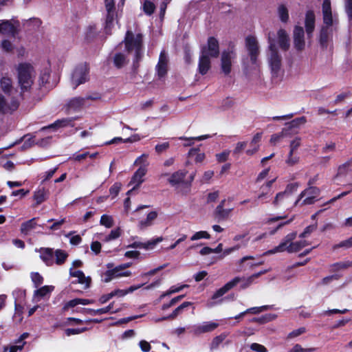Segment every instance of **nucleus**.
<instances>
[{
    "label": "nucleus",
    "instance_id": "dca6fc26",
    "mask_svg": "<svg viewBox=\"0 0 352 352\" xmlns=\"http://www.w3.org/2000/svg\"><path fill=\"white\" fill-rule=\"evenodd\" d=\"M236 58L235 53L232 51H224L221 54V69L225 74L231 72L232 63Z\"/></svg>",
    "mask_w": 352,
    "mask_h": 352
},
{
    "label": "nucleus",
    "instance_id": "37998d69",
    "mask_svg": "<svg viewBox=\"0 0 352 352\" xmlns=\"http://www.w3.org/2000/svg\"><path fill=\"white\" fill-rule=\"evenodd\" d=\"M227 336V333H222L220 335L214 337L210 343V349L214 350L218 349L219 346L224 341Z\"/></svg>",
    "mask_w": 352,
    "mask_h": 352
},
{
    "label": "nucleus",
    "instance_id": "412c9836",
    "mask_svg": "<svg viewBox=\"0 0 352 352\" xmlns=\"http://www.w3.org/2000/svg\"><path fill=\"white\" fill-rule=\"evenodd\" d=\"M54 250L50 248H41L38 250L41 259L47 266H52L54 264Z\"/></svg>",
    "mask_w": 352,
    "mask_h": 352
},
{
    "label": "nucleus",
    "instance_id": "7ed1b4c3",
    "mask_svg": "<svg viewBox=\"0 0 352 352\" xmlns=\"http://www.w3.org/2000/svg\"><path fill=\"white\" fill-rule=\"evenodd\" d=\"M125 48L129 53H134L135 61L138 62L143 55L142 34H133L128 30L124 38Z\"/></svg>",
    "mask_w": 352,
    "mask_h": 352
},
{
    "label": "nucleus",
    "instance_id": "13d9d810",
    "mask_svg": "<svg viewBox=\"0 0 352 352\" xmlns=\"http://www.w3.org/2000/svg\"><path fill=\"white\" fill-rule=\"evenodd\" d=\"M31 279L34 284L35 287H38L43 283V278L38 272L31 273Z\"/></svg>",
    "mask_w": 352,
    "mask_h": 352
},
{
    "label": "nucleus",
    "instance_id": "4d7b16f0",
    "mask_svg": "<svg viewBox=\"0 0 352 352\" xmlns=\"http://www.w3.org/2000/svg\"><path fill=\"white\" fill-rule=\"evenodd\" d=\"M1 50L6 52H10L14 49L13 43L8 39H3L1 42Z\"/></svg>",
    "mask_w": 352,
    "mask_h": 352
},
{
    "label": "nucleus",
    "instance_id": "a878e982",
    "mask_svg": "<svg viewBox=\"0 0 352 352\" xmlns=\"http://www.w3.org/2000/svg\"><path fill=\"white\" fill-rule=\"evenodd\" d=\"M74 120V118H70L57 120L54 123L48 125L47 126L43 127L41 129V131H44L46 129L56 130L57 129H59V128L67 127V126H74V124H73Z\"/></svg>",
    "mask_w": 352,
    "mask_h": 352
},
{
    "label": "nucleus",
    "instance_id": "3c124183",
    "mask_svg": "<svg viewBox=\"0 0 352 352\" xmlns=\"http://www.w3.org/2000/svg\"><path fill=\"white\" fill-rule=\"evenodd\" d=\"M287 129H283L280 133L273 134L271 136L270 142L273 144H275L277 142H278L281 140V138H283L285 136H287Z\"/></svg>",
    "mask_w": 352,
    "mask_h": 352
},
{
    "label": "nucleus",
    "instance_id": "ea45409f",
    "mask_svg": "<svg viewBox=\"0 0 352 352\" xmlns=\"http://www.w3.org/2000/svg\"><path fill=\"white\" fill-rule=\"evenodd\" d=\"M190 302H184L182 304H181L179 307H177L171 314L169 316L163 317V319H174L178 315L182 313L184 309L189 307L191 305Z\"/></svg>",
    "mask_w": 352,
    "mask_h": 352
},
{
    "label": "nucleus",
    "instance_id": "bf43d9fd",
    "mask_svg": "<svg viewBox=\"0 0 352 352\" xmlns=\"http://www.w3.org/2000/svg\"><path fill=\"white\" fill-rule=\"evenodd\" d=\"M351 164H352V160H351L346 162L345 163H344L342 164H341L338 167V175H345L348 172L349 168H350Z\"/></svg>",
    "mask_w": 352,
    "mask_h": 352
},
{
    "label": "nucleus",
    "instance_id": "864d4df0",
    "mask_svg": "<svg viewBox=\"0 0 352 352\" xmlns=\"http://www.w3.org/2000/svg\"><path fill=\"white\" fill-rule=\"evenodd\" d=\"M87 329L86 327L82 328H68L66 329L64 332L66 336H71L73 335H77L86 331Z\"/></svg>",
    "mask_w": 352,
    "mask_h": 352
},
{
    "label": "nucleus",
    "instance_id": "de8ad7c7",
    "mask_svg": "<svg viewBox=\"0 0 352 352\" xmlns=\"http://www.w3.org/2000/svg\"><path fill=\"white\" fill-rule=\"evenodd\" d=\"M278 16L281 21L285 23L289 19L288 10L284 5H280L278 8Z\"/></svg>",
    "mask_w": 352,
    "mask_h": 352
},
{
    "label": "nucleus",
    "instance_id": "c756f323",
    "mask_svg": "<svg viewBox=\"0 0 352 352\" xmlns=\"http://www.w3.org/2000/svg\"><path fill=\"white\" fill-rule=\"evenodd\" d=\"M50 78V69L45 68L41 71L39 78L38 85L40 87H46L47 89L52 88L54 86V83H51Z\"/></svg>",
    "mask_w": 352,
    "mask_h": 352
},
{
    "label": "nucleus",
    "instance_id": "a18cd8bd",
    "mask_svg": "<svg viewBox=\"0 0 352 352\" xmlns=\"http://www.w3.org/2000/svg\"><path fill=\"white\" fill-rule=\"evenodd\" d=\"M127 63L126 58L124 54L121 52L116 53L113 57L114 65L118 68H121Z\"/></svg>",
    "mask_w": 352,
    "mask_h": 352
},
{
    "label": "nucleus",
    "instance_id": "ddd939ff",
    "mask_svg": "<svg viewBox=\"0 0 352 352\" xmlns=\"http://www.w3.org/2000/svg\"><path fill=\"white\" fill-rule=\"evenodd\" d=\"M334 30V27H322L318 41L322 48H327L331 44Z\"/></svg>",
    "mask_w": 352,
    "mask_h": 352
},
{
    "label": "nucleus",
    "instance_id": "39448f33",
    "mask_svg": "<svg viewBox=\"0 0 352 352\" xmlns=\"http://www.w3.org/2000/svg\"><path fill=\"white\" fill-rule=\"evenodd\" d=\"M105 8L104 32L107 34H111V30L117 23V12L114 0H104Z\"/></svg>",
    "mask_w": 352,
    "mask_h": 352
},
{
    "label": "nucleus",
    "instance_id": "f03ea898",
    "mask_svg": "<svg viewBox=\"0 0 352 352\" xmlns=\"http://www.w3.org/2000/svg\"><path fill=\"white\" fill-rule=\"evenodd\" d=\"M17 80L21 92L30 90L34 84L36 71L29 63H21L16 66Z\"/></svg>",
    "mask_w": 352,
    "mask_h": 352
},
{
    "label": "nucleus",
    "instance_id": "338daca9",
    "mask_svg": "<svg viewBox=\"0 0 352 352\" xmlns=\"http://www.w3.org/2000/svg\"><path fill=\"white\" fill-rule=\"evenodd\" d=\"M121 189V184L119 183H115L109 189L110 195L113 196V198L116 197Z\"/></svg>",
    "mask_w": 352,
    "mask_h": 352
},
{
    "label": "nucleus",
    "instance_id": "b1692460",
    "mask_svg": "<svg viewBox=\"0 0 352 352\" xmlns=\"http://www.w3.org/2000/svg\"><path fill=\"white\" fill-rule=\"evenodd\" d=\"M147 172V168L144 166H140V168L133 174L130 184L133 185V189L138 188L144 182V176Z\"/></svg>",
    "mask_w": 352,
    "mask_h": 352
},
{
    "label": "nucleus",
    "instance_id": "e2e57ef3",
    "mask_svg": "<svg viewBox=\"0 0 352 352\" xmlns=\"http://www.w3.org/2000/svg\"><path fill=\"white\" fill-rule=\"evenodd\" d=\"M317 228V225H310L305 228V230L299 235L300 238L304 239L307 237L311 233H312Z\"/></svg>",
    "mask_w": 352,
    "mask_h": 352
},
{
    "label": "nucleus",
    "instance_id": "f257e3e1",
    "mask_svg": "<svg viewBox=\"0 0 352 352\" xmlns=\"http://www.w3.org/2000/svg\"><path fill=\"white\" fill-rule=\"evenodd\" d=\"M297 233L292 232L287 234L274 248L264 253L265 255L273 254L279 252H287L288 253H295L301 250L303 248L309 245L305 240L294 241Z\"/></svg>",
    "mask_w": 352,
    "mask_h": 352
},
{
    "label": "nucleus",
    "instance_id": "09e8293b",
    "mask_svg": "<svg viewBox=\"0 0 352 352\" xmlns=\"http://www.w3.org/2000/svg\"><path fill=\"white\" fill-rule=\"evenodd\" d=\"M142 8L145 14L147 15H151L153 13L155 6V4L148 0H144V3L142 5Z\"/></svg>",
    "mask_w": 352,
    "mask_h": 352
},
{
    "label": "nucleus",
    "instance_id": "2f4dec72",
    "mask_svg": "<svg viewBox=\"0 0 352 352\" xmlns=\"http://www.w3.org/2000/svg\"><path fill=\"white\" fill-rule=\"evenodd\" d=\"M278 43L280 47L284 50L287 51L289 50L290 43H289V38L285 30L280 29L278 31Z\"/></svg>",
    "mask_w": 352,
    "mask_h": 352
},
{
    "label": "nucleus",
    "instance_id": "7c9ffc66",
    "mask_svg": "<svg viewBox=\"0 0 352 352\" xmlns=\"http://www.w3.org/2000/svg\"><path fill=\"white\" fill-rule=\"evenodd\" d=\"M239 278H233L229 282H228L226 285H224L222 287L219 289L212 296V299H217L223 296L226 293H227L232 288L235 287L238 284Z\"/></svg>",
    "mask_w": 352,
    "mask_h": 352
},
{
    "label": "nucleus",
    "instance_id": "72a5a7b5",
    "mask_svg": "<svg viewBox=\"0 0 352 352\" xmlns=\"http://www.w3.org/2000/svg\"><path fill=\"white\" fill-rule=\"evenodd\" d=\"M69 274L71 276L78 278V283L85 285L86 287H89L90 279L86 277L82 271H73L72 268H70Z\"/></svg>",
    "mask_w": 352,
    "mask_h": 352
},
{
    "label": "nucleus",
    "instance_id": "6e6d98bb",
    "mask_svg": "<svg viewBox=\"0 0 352 352\" xmlns=\"http://www.w3.org/2000/svg\"><path fill=\"white\" fill-rule=\"evenodd\" d=\"M210 238V234L206 231H199L195 232L191 237V241H197L201 239H209Z\"/></svg>",
    "mask_w": 352,
    "mask_h": 352
},
{
    "label": "nucleus",
    "instance_id": "9b49d317",
    "mask_svg": "<svg viewBox=\"0 0 352 352\" xmlns=\"http://www.w3.org/2000/svg\"><path fill=\"white\" fill-rule=\"evenodd\" d=\"M98 97L87 96L85 98L75 97L68 101L66 104V111L68 113L80 110L86 104L87 100H96Z\"/></svg>",
    "mask_w": 352,
    "mask_h": 352
},
{
    "label": "nucleus",
    "instance_id": "774afa93",
    "mask_svg": "<svg viewBox=\"0 0 352 352\" xmlns=\"http://www.w3.org/2000/svg\"><path fill=\"white\" fill-rule=\"evenodd\" d=\"M250 349L252 351H256V352H267V349L262 344H258V343H252L250 345Z\"/></svg>",
    "mask_w": 352,
    "mask_h": 352
},
{
    "label": "nucleus",
    "instance_id": "f704fd0d",
    "mask_svg": "<svg viewBox=\"0 0 352 352\" xmlns=\"http://www.w3.org/2000/svg\"><path fill=\"white\" fill-rule=\"evenodd\" d=\"M113 309V303L109 304L108 306L98 309H83L82 312L85 314H90L91 316L96 315H101L104 314H107L111 311Z\"/></svg>",
    "mask_w": 352,
    "mask_h": 352
},
{
    "label": "nucleus",
    "instance_id": "bb28decb",
    "mask_svg": "<svg viewBox=\"0 0 352 352\" xmlns=\"http://www.w3.org/2000/svg\"><path fill=\"white\" fill-rule=\"evenodd\" d=\"M305 30L309 38L311 37L315 29V14L313 11H307L305 21Z\"/></svg>",
    "mask_w": 352,
    "mask_h": 352
},
{
    "label": "nucleus",
    "instance_id": "5701e85b",
    "mask_svg": "<svg viewBox=\"0 0 352 352\" xmlns=\"http://www.w3.org/2000/svg\"><path fill=\"white\" fill-rule=\"evenodd\" d=\"M210 56H208V52L206 50H201V55L199 60V72L204 75L210 68Z\"/></svg>",
    "mask_w": 352,
    "mask_h": 352
},
{
    "label": "nucleus",
    "instance_id": "603ef678",
    "mask_svg": "<svg viewBox=\"0 0 352 352\" xmlns=\"http://www.w3.org/2000/svg\"><path fill=\"white\" fill-rule=\"evenodd\" d=\"M301 138L300 137H296L289 143V152L295 153L301 145Z\"/></svg>",
    "mask_w": 352,
    "mask_h": 352
},
{
    "label": "nucleus",
    "instance_id": "aec40b11",
    "mask_svg": "<svg viewBox=\"0 0 352 352\" xmlns=\"http://www.w3.org/2000/svg\"><path fill=\"white\" fill-rule=\"evenodd\" d=\"M131 275V272L129 270H123L119 266L109 270L105 273V282H109L114 278H118L123 276H129Z\"/></svg>",
    "mask_w": 352,
    "mask_h": 352
},
{
    "label": "nucleus",
    "instance_id": "4c0bfd02",
    "mask_svg": "<svg viewBox=\"0 0 352 352\" xmlns=\"http://www.w3.org/2000/svg\"><path fill=\"white\" fill-rule=\"evenodd\" d=\"M35 221L36 219L33 218L28 221L23 223L21 226V233L27 235L31 230H34L36 226Z\"/></svg>",
    "mask_w": 352,
    "mask_h": 352
},
{
    "label": "nucleus",
    "instance_id": "cd10ccee",
    "mask_svg": "<svg viewBox=\"0 0 352 352\" xmlns=\"http://www.w3.org/2000/svg\"><path fill=\"white\" fill-rule=\"evenodd\" d=\"M54 287L52 285H45L36 289L34 292V299L36 302L40 301L42 298H49L51 293L54 291Z\"/></svg>",
    "mask_w": 352,
    "mask_h": 352
},
{
    "label": "nucleus",
    "instance_id": "680f3d73",
    "mask_svg": "<svg viewBox=\"0 0 352 352\" xmlns=\"http://www.w3.org/2000/svg\"><path fill=\"white\" fill-rule=\"evenodd\" d=\"M121 232L120 228L112 230L109 235L105 237V241H110L118 239L120 236Z\"/></svg>",
    "mask_w": 352,
    "mask_h": 352
},
{
    "label": "nucleus",
    "instance_id": "e433bc0d",
    "mask_svg": "<svg viewBox=\"0 0 352 352\" xmlns=\"http://www.w3.org/2000/svg\"><path fill=\"white\" fill-rule=\"evenodd\" d=\"M67 257L68 254L65 251L60 249L56 250L54 252V263L61 265L65 262Z\"/></svg>",
    "mask_w": 352,
    "mask_h": 352
},
{
    "label": "nucleus",
    "instance_id": "423d86ee",
    "mask_svg": "<svg viewBox=\"0 0 352 352\" xmlns=\"http://www.w3.org/2000/svg\"><path fill=\"white\" fill-rule=\"evenodd\" d=\"M298 187V183L287 185L285 190L276 194L272 201V205L276 208H287L291 201V191L296 190Z\"/></svg>",
    "mask_w": 352,
    "mask_h": 352
},
{
    "label": "nucleus",
    "instance_id": "5fc2aeb1",
    "mask_svg": "<svg viewBox=\"0 0 352 352\" xmlns=\"http://www.w3.org/2000/svg\"><path fill=\"white\" fill-rule=\"evenodd\" d=\"M148 157V154H142V155L139 156L134 162V165H140V166H144L147 168V166H148V162L147 161V158Z\"/></svg>",
    "mask_w": 352,
    "mask_h": 352
},
{
    "label": "nucleus",
    "instance_id": "052dcab7",
    "mask_svg": "<svg viewBox=\"0 0 352 352\" xmlns=\"http://www.w3.org/2000/svg\"><path fill=\"white\" fill-rule=\"evenodd\" d=\"M299 157L298 155H294V153L289 152L287 158L285 161L286 164L289 166H294L298 163Z\"/></svg>",
    "mask_w": 352,
    "mask_h": 352
},
{
    "label": "nucleus",
    "instance_id": "79ce46f5",
    "mask_svg": "<svg viewBox=\"0 0 352 352\" xmlns=\"http://www.w3.org/2000/svg\"><path fill=\"white\" fill-rule=\"evenodd\" d=\"M272 193L270 190L264 189V186H261V192L258 195L256 201L258 203H267L270 198Z\"/></svg>",
    "mask_w": 352,
    "mask_h": 352
},
{
    "label": "nucleus",
    "instance_id": "69168bd1",
    "mask_svg": "<svg viewBox=\"0 0 352 352\" xmlns=\"http://www.w3.org/2000/svg\"><path fill=\"white\" fill-rule=\"evenodd\" d=\"M230 153V151L225 150L222 153L217 154L216 155L217 160L219 162H226V160H228Z\"/></svg>",
    "mask_w": 352,
    "mask_h": 352
},
{
    "label": "nucleus",
    "instance_id": "6ab92c4d",
    "mask_svg": "<svg viewBox=\"0 0 352 352\" xmlns=\"http://www.w3.org/2000/svg\"><path fill=\"white\" fill-rule=\"evenodd\" d=\"M307 122L305 117L302 116L293 120L292 121L285 124V126L283 129H287V135L296 134L298 132L300 127L304 125Z\"/></svg>",
    "mask_w": 352,
    "mask_h": 352
},
{
    "label": "nucleus",
    "instance_id": "c9c22d12",
    "mask_svg": "<svg viewBox=\"0 0 352 352\" xmlns=\"http://www.w3.org/2000/svg\"><path fill=\"white\" fill-rule=\"evenodd\" d=\"M23 307L18 303L15 300L14 303V314L13 315L12 319L14 323L19 324L21 323L23 319Z\"/></svg>",
    "mask_w": 352,
    "mask_h": 352
},
{
    "label": "nucleus",
    "instance_id": "8fccbe9b",
    "mask_svg": "<svg viewBox=\"0 0 352 352\" xmlns=\"http://www.w3.org/2000/svg\"><path fill=\"white\" fill-rule=\"evenodd\" d=\"M100 223L101 225L109 228L113 226V219L110 215L103 214L100 218Z\"/></svg>",
    "mask_w": 352,
    "mask_h": 352
},
{
    "label": "nucleus",
    "instance_id": "1a4fd4ad",
    "mask_svg": "<svg viewBox=\"0 0 352 352\" xmlns=\"http://www.w3.org/2000/svg\"><path fill=\"white\" fill-rule=\"evenodd\" d=\"M19 26L20 23L19 21L14 19L10 20H0V34L15 37L19 33Z\"/></svg>",
    "mask_w": 352,
    "mask_h": 352
},
{
    "label": "nucleus",
    "instance_id": "20e7f679",
    "mask_svg": "<svg viewBox=\"0 0 352 352\" xmlns=\"http://www.w3.org/2000/svg\"><path fill=\"white\" fill-rule=\"evenodd\" d=\"M269 50L267 61L274 77H278L281 74L282 58L276 47L274 41L269 36Z\"/></svg>",
    "mask_w": 352,
    "mask_h": 352
},
{
    "label": "nucleus",
    "instance_id": "393cba45",
    "mask_svg": "<svg viewBox=\"0 0 352 352\" xmlns=\"http://www.w3.org/2000/svg\"><path fill=\"white\" fill-rule=\"evenodd\" d=\"M188 172L186 170H178L172 173L168 179V182L173 186L184 183V179Z\"/></svg>",
    "mask_w": 352,
    "mask_h": 352
},
{
    "label": "nucleus",
    "instance_id": "4468645a",
    "mask_svg": "<svg viewBox=\"0 0 352 352\" xmlns=\"http://www.w3.org/2000/svg\"><path fill=\"white\" fill-rule=\"evenodd\" d=\"M323 23L322 27H334L336 19L332 16L330 0H324L322 3Z\"/></svg>",
    "mask_w": 352,
    "mask_h": 352
},
{
    "label": "nucleus",
    "instance_id": "c85d7f7f",
    "mask_svg": "<svg viewBox=\"0 0 352 352\" xmlns=\"http://www.w3.org/2000/svg\"><path fill=\"white\" fill-rule=\"evenodd\" d=\"M201 50H206L208 56L210 57H217L219 54V43L213 37H210L208 41V46L202 48Z\"/></svg>",
    "mask_w": 352,
    "mask_h": 352
},
{
    "label": "nucleus",
    "instance_id": "9d476101",
    "mask_svg": "<svg viewBox=\"0 0 352 352\" xmlns=\"http://www.w3.org/2000/svg\"><path fill=\"white\" fill-rule=\"evenodd\" d=\"M88 80V69L86 65H80L76 67L72 76V82L74 87L85 82Z\"/></svg>",
    "mask_w": 352,
    "mask_h": 352
},
{
    "label": "nucleus",
    "instance_id": "6e6552de",
    "mask_svg": "<svg viewBox=\"0 0 352 352\" xmlns=\"http://www.w3.org/2000/svg\"><path fill=\"white\" fill-rule=\"evenodd\" d=\"M320 193V190L316 186H308L306 189L300 192L299 198L295 201V205H297L300 200L305 197L302 201V205H311L315 203L317 197Z\"/></svg>",
    "mask_w": 352,
    "mask_h": 352
},
{
    "label": "nucleus",
    "instance_id": "f3484780",
    "mask_svg": "<svg viewBox=\"0 0 352 352\" xmlns=\"http://www.w3.org/2000/svg\"><path fill=\"white\" fill-rule=\"evenodd\" d=\"M245 45L250 56L252 63L256 64V58L258 54V45L256 39L253 36H248L245 40Z\"/></svg>",
    "mask_w": 352,
    "mask_h": 352
},
{
    "label": "nucleus",
    "instance_id": "473e14b6",
    "mask_svg": "<svg viewBox=\"0 0 352 352\" xmlns=\"http://www.w3.org/2000/svg\"><path fill=\"white\" fill-rule=\"evenodd\" d=\"M157 212L156 211H151L147 214L146 218L142 219L138 223V228L140 230H144L153 225L154 221L157 217Z\"/></svg>",
    "mask_w": 352,
    "mask_h": 352
},
{
    "label": "nucleus",
    "instance_id": "4be33fe9",
    "mask_svg": "<svg viewBox=\"0 0 352 352\" xmlns=\"http://www.w3.org/2000/svg\"><path fill=\"white\" fill-rule=\"evenodd\" d=\"M0 87L1 90L8 97L16 96V89L12 86V79L8 77H3L0 80Z\"/></svg>",
    "mask_w": 352,
    "mask_h": 352
},
{
    "label": "nucleus",
    "instance_id": "a19ab883",
    "mask_svg": "<svg viewBox=\"0 0 352 352\" xmlns=\"http://www.w3.org/2000/svg\"><path fill=\"white\" fill-rule=\"evenodd\" d=\"M47 192L44 188H39L34 192V199L36 201V205L43 203L47 198Z\"/></svg>",
    "mask_w": 352,
    "mask_h": 352
},
{
    "label": "nucleus",
    "instance_id": "c03bdc74",
    "mask_svg": "<svg viewBox=\"0 0 352 352\" xmlns=\"http://www.w3.org/2000/svg\"><path fill=\"white\" fill-rule=\"evenodd\" d=\"M234 278H239L238 283H241V288L244 289L249 287L251 285L254 283L255 278L252 275L248 277H240L236 276Z\"/></svg>",
    "mask_w": 352,
    "mask_h": 352
},
{
    "label": "nucleus",
    "instance_id": "49530a36",
    "mask_svg": "<svg viewBox=\"0 0 352 352\" xmlns=\"http://www.w3.org/2000/svg\"><path fill=\"white\" fill-rule=\"evenodd\" d=\"M225 201H226L225 199L221 201L220 204L216 208L217 212L218 213L219 217H221V218H223V219L228 217L232 210L231 208H230V209H224L223 208Z\"/></svg>",
    "mask_w": 352,
    "mask_h": 352
},
{
    "label": "nucleus",
    "instance_id": "a211bd4d",
    "mask_svg": "<svg viewBox=\"0 0 352 352\" xmlns=\"http://www.w3.org/2000/svg\"><path fill=\"white\" fill-rule=\"evenodd\" d=\"M168 58L164 50L160 54L159 60L156 65L157 74L160 78L166 76L168 71Z\"/></svg>",
    "mask_w": 352,
    "mask_h": 352
},
{
    "label": "nucleus",
    "instance_id": "0eeeda50",
    "mask_svg": "<svg viewBox=\"0 0 352 352\" xmlns=\"http://www.w3.org/2000/svg\"><path fill=\"white\" fill-rule=\"evenodd\" d=\"M19 100L16 96L8 97L0 93V113H11L19 107Z\"/></svg>",
    "mask_w": 352,
    "mask_h": 352
},
{
    "label": "nucleus",
    "instance_id": "0e129e2a",
    "mask_svg": "<svg viewBox=\"0 0 352 352\" xmlns=\"http://www.w3.org/2000/svg\"><path fill=\"white\" fill-rule=\"evenodd\" d=\"M268 308H269V306H267V305H264V306H261V307H251V308L246 309L245 312L247 314L250 313V314H257L263 311L267 310Z\"/></svg>",
    "mask_w": 352,
    "mask_h": 352
},
{
    "label": "nucleus",
    "instance_id": "58836bf2",
    "mask_svg": "<svg viewBox=\"0 0 352 352\" xmlns=\"http://www.w3.org/2000/svg\"><path fill=\"white\" fill-rule=\"evenodd\" d=\"M143 284L133 285L129 287L127 289H116L113 291L112 292L114 296L122 297L128 294L129 293H132L134 291L141 288Z\"/></svg>",
    "mask_w": 352,
    "mask_h": 352
},
{
    "label": "nucleus",
    "instance_id": "2eb2a0df",
    "mask_svg": "<svg viewBox=\"0 0 352 352\" xmlns=\"http://www.w3.org/2000/svg\"><path fill=\"white\" fill-rule=\"evenodd\" d=\"M294 47L298 51H302L305 47V32L302 27L296 25L293 32Z\"/></svg>",
    "mask_w": 352,
    "mask_h": 352
},
{
    "label": "nucleus",
    "instance_id": "f8f14e48",
    "mask_svg": "<svg viewBox=\"0 0 352 352\" xmlns=\"http://www.w3.org/2000/svg\"><path fill=\"white\" fill-rule=\"evenodd\" d=\"M219 327L217 322L209 321L195 324L192 327L191 332L195 336H199L203 333L212 332Z\"/></svg>",
    "mask_w": 352,
    "mask_h": 352
}]
</instances>
